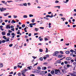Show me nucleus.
Segmentation results:
<instances>
[{"mask_svg": "<svg viewBox=\"0 0 76 76\" xmlns=\"http://www.w3.org/2000/svg\"><path fill=\"white\" fill-rule=\"evenodd\" d=\"M55 74L57 75H61V72H60V70L55 69Z\"/></svg>", "mask_w": 76, "mask_h": 76, "instance_id": "1", "label": "nucleus"}, {"mask_svg": "<svg viewBox=\"0 0 76 76\" xmlns=\"http://www.w3.org/2000/svg\"><path fill=\"white\" fill-rule=\"evenodd\" d=\"M58 54H59V52L56 51L55 52V53L53 54V55L54 56H58Z\"/></svg>", "mask_w": 76, "mask_h": 76, "instance_id": "2", "label": "nucleus"}, {"mask_svg": "<svg viewBox=\"0 0 76 76\" xmlns=\"http://www.w3.org/2000/svg\"><path fill=\"white\" fill-rule=\"evenodd\" d=\"M68 74L70 75H71V76H76V75L74 74L73 73H71L70 72H69L68 73Z\"/></svg>", "mask_w": 76, "mask_h": 76, "instance_id": "3", "label": "nucleus"}, {"mask_svg": "<svg viewBox=\"0 0 76 76\" xmlns=\"http://www.w3.org/2000/svg\"><path fill=\"white\" fill-rule=\"evenodd\" d=\"M10 25H8L6 27V29H8L9 28V29H10Z\"/></svg>", "mask_w": 76, "mask_h": 76, "instance_id": "4", "label": "nucleus"}, {"mask_svg": "<svg viewBox=\"0 0 76 76\" xmlns=\"http://www.w3.org/2000/svg\"><path fill=\"white\" fill-rule=\"evenodd\" d=\"M22 75H23V76H25V75L24 74L25 73V71L24 70L22 71Z\"/></svg>", "mask_w": 76, "mask_h": 76, "instance_id": "5", "label": "nucleus"}, {"mask_svg": "<svg viewBox=\"0 0 76 76\" xmlns=\"http://www.w3.org/2000/svg\"><path fill=\"white\" fill-rule=\"evenodd\" d=\"M6 10V9L4 8H2L1 10V12H3V11H4V10Z\"/></svg>", "mask_w": 76, "mask_h": 76, "instance_id": "6", "label": "nucleus"}, {"mask_svg": "<svg viewBox=\"0 0 76 76\" xmlns=\"http://www.w3.org/2000/svg\"><path fill=\"white\" fill-rule=\"evenodd\" d=\"M1 34L2 35H6V32L2 31L1 33Z\"/></svg>", "mask_w": 76, "mask_h": 76, "instance_id": "7", "label": "nucleus"}, {"mask_svg": "<svg viewBox=\"0 0 76 76\" xmlns=\"http://www.w3.org/2000/svg\"><path fill=\"white\" fill-rule=\"evenodd\" d=\"M71 59H72V58L70 57H68L66 58V60H70Z\"/></svg>", "mask_w": 76, "mask_h": 76, "instance_id": "8", "label": "nucleus"}, {"mask_svg": "<svg viewBox=\"0 0 76 76\" xmlns=\"http://www.w3.org/2000/svg\"><path fill=\"white\" fill-rule=\"evenodd\" d=\"M58 58H62L63 57V55H59L58 56Z\"/></svg>", "mask_w": 76, "mask_h": 76, "instance_id": "9", "label": "nucleus"}, {"mask_svg": "<svg viewBox=\"0 0 76 76\" xmlns=\"http://www.w3.org/2000/svg\"><path fill=\"white\" fill-rule=\"evenodd\" d=\"M66 67H67L68 68H69V67H72V65H70L69 64H68L66 66Z\"/></svg>", "mask_w": 76, "mask_h": 76, "instance_id": "10", "label": "nucleus"}, {"mask_svg": "<svg viewBox=\"0 0 76 76\" xmlns=\"http://www.w3.org/2000/svg\"><path fill=\"white\" fill-rule=\"evenodd\" d=\"M70 51L68 50L66 51L65 53L66 54H69L70 53Z\"/></svg>", "mask_w": 76, "mask_h": 76, "instance_id": "11", "label": "nucleus"}, {"mask_svg": "<svg viewBox=\"0 0 76 76\" xmlns=\"http://www.w3.org/2000/svg\"><path fill=\"white\" fill-rule=\"evenodd\" d=\"M3 67V64L2 63H0V67Z\"/></svg>", "mask_w": 76, "mask_h": 76, "instance_id": "12", "label": "nucleus"}, {"mask_svg": "<svg viewBox=\"0 0 76 76\" xmlns=\"http://www.w3.org/2000/svg\"><path fill=\"white\" fill-rule=\"evenodd\" d=\"M61 61L60 60H58L57 61V63H61Z\"/></svg>", "mask_w": 76, "mask_h": 76, "instance_id": "13", "label": "nucleus"}, {"mask_svg": "<svg viewBox=\"0 0 76 76\" xmlns=\"http://www.w3.org/2000/svg\"><path fill=\"white\" fill-rule=\"evenodd\" d=\"M54 70H52L51 72V74H52V75H53V74H54Z\"/></svg>", "mask_w": 76, "mask_h": 76, "instance_id": "14", "label": "nucleus"}, {"mask_svg": "<svg viewBox=\"0 0 76 76\" xmlns=\"http://www.w3.org/2000/svg\"><path fill=\"white\" fill-rule=\"evenodd\" d=\"M9 13H7L5 14H4V16H7V15H9Z\"/></svg>", "mask_w": 76, "mask_h": 76, "instance_id": "15", "label": "nucleus"}, {"mask_svg": "<svg viewBox=\"0 0 76 76\" xmlns=\"http://www.w3.org/2000/svg\"><path fill=\"white\" fill-rule=\"evenodd\" d=\"M11 23H16V21H14L13 20H12V21L11 22Z\"/></svg>", "mask_w": 76, "mask_h": 76, "instance_id": "16", "label": "nucleus"}, {"mask_svg": "<svg viewBox=\"0 0 76 76\" xmlns=\"http://www.w3.org/2000/svg\"><path fill=\"white\" fill-rule=\"evenodd\" d=\"M23 18H28V16L27 15H24L23 16Z\"/></svg>", "mask_w": 76, "mask_h": 76, "instance_id": "17", "label": "nucleus"}, {"mask_svg": "<svg viewBox=\"0 0 76 76\" xmlns=\"http://www.w3.org/2000/svg\"><path fill=\"white\" fill-rule=\"evenodd\" d=\"M2 3H4L5 4H7V2H5L4 1H1Z\"/></svg>", "mask_w": 76, "mask_h": 76, "instance_id": "18", "label": "nucleus"}, {"mask_svg": "<svg viewBox=\"0 0 76 76\" xmlns=\"http://www.w3.org/2000/svg\"><path fill=\"white\" fill-rule=\"evenodd\" d=\"M3 38H4V39L6 40V39H7V37H6V36H4L3 37Z\"/></svg>", "mask_w": 76, "mask_h": 76, "instance_id": "19", "label": "nucleus"}, {"mask_svg": "<svg viewBox=\"0 0 76 76\" xmlns=\"http://www.w3.org/2000/svg\"><path fill=\"white\" fill-rule=\"evenodd\" d=\"M64 69H66V70H67V68L66 67V65H65L64 66Z\"/></svg>", "mask_w": 76, "mask_h": 76, "instance_id": "20", "label": "nucleus"}, {"mask_svg": "<svg viewBox=\"0 0 76 76\" xmlns=\"http://www.w3.org/2000/svg\"><path fill=\"white\" fill-rule=\"evenodd\" d=\"M29 16L30 18H31V17H33V16H34V15L32 14H30L29 15Z\"/></svg>", "mask_w": 76, "mask_h": 76, "instance_id": "21", "label": "nucleus"}, {"mask_svg": "<svg viewBox=\"0 0 76 76\" xmlns=\"http://www.w3.org/2000/svg\"><path fill=\"white\" fill-rule=\"evenodd\" d=\"M23 4V6H27V4H26V3Z\"/></svg>", "mask_w": 76, "mask_h": 76, "instance_id": "22", "label": "nucleus"}, {"mask_svg": "<svg viewBox=\"0 0 76 76\" xmlns=\"http://www.w3.org/2000/svg\"><path fill=\"white\" fill-rule=\"evenodd\" d=\"M58 7L59 9H60V6H56V7Z\"/></svg>", "mask_w": 76, "mask_h": 76, "instance_id": "23", "label": "nucleus"}, {"mask_svg": "<svg viewBox=\"0 0 76 76\" xmlns=\"http://www.w3.org/2000/svg\"><path fill=\"white\" fill-rule=\"evenodd\" d=\"M61 19H62V20H63V21H64V20H66V18H64L62 17L61 18Z\"/></svg>", "mask_w": 76, "mask_h": 76, "instance_id": "24", "label": "nucleus"}, {"mask_svg": "<svg viewBox=\"0 0 76 76\" xmlns=\"http://www.w3.org/2000/svg\"><path fill=\"white\" fill-rule=\"evenodd\" d=\"M6 42V40H3L2 41V43H4Z\"/></svg>", "mask_w": 76, "mask_h": 76, "instance_id": "25", "label": "nucleus"}, {"mask_svg": "<svg viewBox=\"0 0 76 76\" xmlns=\"http://www.w3.org/2000/svg\"><path fill=\"white\" fill-rule=\"evenodd\" d=\"M21 75H22V74L21 73H18V75L19 76H21Z\"/></svg>", "mask_w": 76, "mask_h": 76, "instance_id": "26", "label": "nucleus"}, {"mask_svg": "<svg viewBox=\"0 0 76 76\" xmlns=\"http://www.w3.org/2000/svg\"><path fill=\"white\" fill-rule=\"evenodd\" d=\"M37 69H38V70H41V67L39 66H38L37 68Z\"/></svg>", "mask_w": 76, "mask_h": 76, "instance_id": "27", "label": "nucleus"}, {"mask_svg": "<svg viewBox=\"0 0 76 76\" xmlns=\"http://www.w3.org/2000/svg\"><path fill=\"white\" fill-rule=\"evenodd\" d=\"M46 50L45 51V53H48V48H46Z\"/></svg>", "mask_w": 76, "mask_h": 76, "instance_id": "28", "label": "nucleus"}, {"mask_svg": "<svg viewBox=\"0 0 76 76\" xmlns=\"http://www.w3.org/2000/svg\"><path fill=\"white\" fill-rule=\"evenodd\" d=\"M43 72H44V71H42L40 73H39V75H42V74H43Z\"/></svg>", "mask_w": 76, "mask_h": 76, "instance_id": "29", "label": "nucleus"}, {"mask_svg": "<svg viewBox=\"0 0 76 76\" xmlns=\"http://www.w3.org/2000/svg\"><path fill=\"white\" fill-rule=\"evenodd\" d=\"M25 24H23L22 26V28H25Z\"/></svg>", "mask_w": 76, "mask_h": 76, "instance_id": "30", "label": "nucleus"}, {"mask_svg": "<svg viewBox=\"0 0 76 76\" xmlns=\"http://www.w3.org/2000/svg\"><path fill=\"white\" fill-rule=\"evenodd\" d=\"M9 47H12V46H13V44H11L10 45H9Z\"/></svg>", "mask_w": 76, "mask_h": 76, "instance_id": "31", "label": "nucleus"}, {"mask_svg": "<svg viewBox=\"0 0 76 76\" xmlns=\"http://www.w3.org/2000/svg\"><path fill=\"white\" fill-rule=\"evenodd\" d=\"M6 42H8V41H9L10 40L9 39H7H7H6Z\"/></svg>", "mask_w": 76, "mask_h": 76, "instance_id": "32", "label": "nucleus"}, {"mask_svg": "<svg viewBox=\"0 0 76 76\" xmlns=\"http://www.w3.org/2000/svg\"><path fill=\"white\" fill-rule=\"evenodd\" d=\"M31 24H32L31 23H30L29 24V25L30 26V27L31 28H32L33 27V26H32V25H31Z\"/></svg>", "mask_w": 76, "mask_h": 76, "instance_id": "33", "label": "nucleus"}, {"mask_svg": "<svg viewBox=\"0 0 76 76\" xmlns=\"http://www.w3.org/2000/svg\"><path fill=\"white\" fill-rule=\"evenodd\" d=\"M34 31H38V28H35L34 29Z\"/></svg>", "mask_w": 76, "mask_h": 76, "instance_id": "34", "label": "nucleus"}, {"mask_svg": "<svg viewBox=\"0 0 76 76\" xmlns=\"http://www.w3.org/2000/svg\"><path fill=\"white\" fill-rule=\"evenodd\" d=\"M31 25H34V26L35 25H36V23H33L31 24Z\"/></svg>", "mask_w": 76, "mask_h": 76, "instance_id": "35", "label": "nucleus"}, {"mask_svg": "<svg viewBox=\"0 0 76 76\" xmlns=\"http://www.w3.org/2000/svg\"><path fill=\"white\" fill-rule=\"evenodd\" d=\"M39 51H40V52H42V51H43V50H42V49H40L39 50Z\"/></svg>", "mask_w": 76, "mask_h": 76, "instance_id": "36", "label": "nucleus"}, {"mask_svg": "<svg viewBox=\"0 0 76 76\" xmlns=\"http://www.w3.org/2000/svg\"><path fill=\"white\" fill-rule=\"evenodd\" d=\"M62 72L63 73H64V71H65V70L64 69H62L61 70Z\"/></svg>", "mask_w": 76, "mask_h": 76, "instance_id": "37", "label": "nucleus"}, {"mask_svg": "<svg viewBox=\"0 0 76 76\" xmlns=\"http://www.w3.org/2000/svg\"><path fill=\"white\" fill-rule=\"evenodd\" d=\"M39 60L40 61H42L43 60V59L42 58H40Z\"/></svg>", "mask_w": 76, "mask_h": 76, "instance_id": "38", "label": "nucleus"}, {"mask_svg": "<svg viewBox=\"0 0 76 76\" xmlns=\"http://www.w3.org/2000/svg\"><path fill=\"white\" fill-rule=\"evenodd\" d=\"M70 52H71V53H73L74 52V50L72 49H71L70 50Z\"/></svg>", "mask_w": 76, "mask_h": 76, "instance_id": "39", "label": "nucleus"}, {"mask_svg": "<svg viewBox=\"0 0 76 76\" xmlns=\"http://www.w3.org/2000/svg\"><path fill=\"white\" fill-rule=\"evenodd\" d=\"M7 35L8 36H10V33H8L7 34Z\"/></svg>", "mask_w": 76, "mask_h": 76, "instance_id": "40", "label": "nucleus"}, {"mask_svg": "<svg viewBox=\"0 0 76 76\" xmlns=\"http://www.w3.org/2000/svg\"><path fill=\"white\" fill-rule=\"evenodd\" d=\"M60 53H61V54H63V52L62 51H60Z\"/></svg>", "mask_w": 76, "mask_h": 76, "instance_id": "41", "label": "nucleus"}, {"mask_svg": "<svg viewBox=\"0 0 76 76\" xmlns=\"http://www.w3.org/2000/svg\"><path fill=\"white\" fill-rule=\"evenodd\" d=\"M31 22H35V19H33L31 20Z\"/></svg>", "mask_w": 76, "mask_h": 76, "instance_id": "42", "label": "nucleus"}, {"mask_svg": "<svg viewBox=\"0 0 76 76\" xmlns=\"http://www.w3.org/2000/svg\"><path fill=\"white\" fill-rule=\"evenodd\" d=\"M53 13L51 14V16H50V18H53Z\"/></svg>", "mask_w": 76, "mask_h": 76, "instance_id": "43", "label": "nucleus"}, {"mask_svg": "<svg viewBox=\"0 0 76 76\" xmlns=\"http://www.w3.org/2000/svg\"><path fill=\"white\" fill-rule=\"evenodd\" d=\"M9 74L10 75H12V74H13V72H12L9 73Z\"/></svg>", "mask_w": 76, "mask_h": 76, "instance_id": "44", "label": "nucleus"}, {"mask_svg": "<svg viewBox=\"0 0 76 76\" xmlns=\"http://www.w3.org/2000/svg\"><path fill=\"white\" fill-rule=\"evenodd\" d=\"M3 26H0V29H2V28H3Z\"/></svg>", "mask_w": 76, "mask_h": 76, "instance_id": "45", "label": "nucleus"}, {"mask_svg": "<svg viewBox=\"0 0 76 76\" xmlns=\"http://www.w3.org/2000/svg\"><path fill=\"white\" fill-rule=\"evenodd\" d=\"M46 17L47 18L50 17V15H48L46 16Z\"/></svg>", "mask_w": 76, "mask_h": 76, "instance_id": "46", "label": "nucleus"}, {"mask_svg": "<svg viewBox=\"0 0 76 76\" xmlns=\"http://www.w3.org/2000/svg\"><path fill=\"white\" fill-rule=\"evenodd\" d=\"M16 68H17V66H15L14 67V69L15 70V69H16Z\"/></svg>", "mask_w": 76, "mask_h": 76, "instance_id": "47", "label": "nucleus"}, {"mask_svg": "<svg viewBox=\"0 0 76 76\" xmlns=\"http://www.w3.org/2000/svg\"><path fill=\"white\" fill-rule=\"evenodd\" d=\"M59 2V1H56L55 2V3H58Z\"/></svg>", "mask_w": 76, "mask_h": 76, "instance_id": "48", "label": "nucleus"}, {"mask_svg": "<svg viewBox=\"0 0 76 76\" xmlns=\"http://www.w3.org/2000/svg\"><path fill=\"white\" fill-rule=\"evenodd\" d=\"M69 1V0H66V1H64V3H67V2H68Z\"/></svg>", "mask_w": 76, "mask_h": 76, "instance_id": "49", "label": "nucleus"}, {"mask_svg": "<svg viewBox=\"0 0 76 76\" xmlns=\"http://www.w3.org/2000/svg\"><path fill=\"white\" fill-rule=\"evenodd\" d=\"M3 22V20L0 19V23H2Z\"/></svg>", "mask_w": 76, "mask_h": 76, "instance_id": "50", "label": "nucleus"}, {"mask_svg": "<svg viewBox=\"0 0 76 76\" xmlns=\"http://www.w3.org/2000/svg\"><path fill=\"white\" fill-rule=\"evenodd\" d=\"M42 40H43V39L42 38H41L39 39L40 41H42Z\"/></svg>", "mask_w": 76, "mask_h": 76, "instance_id": "51", "label": "nucleus"}, {"mask_svg": "<svg viewBox=\"0 0 76 76\" xmlns=\"http://www.w3.org/2000/svg\"><path fill=\"white\" fill-rule=\"evenodd\" d=\"M13 17L14 18H17V16L14 15L13 16Z\"/></svg>", "mask_w": 76, "mask_h": 76, "instance_id": "52", "label": "nucleus"}, {"mask_svg": "<svg viewBox=\"0 0 76 76\" xmlns=\"http://www.w3.org/2000/svg\"><path fill=\"white\" fill-rule=\"evenodd\" d=\"M8 32H9V33H12V31L10 30H9L8 31Z\"/></svg>", "mask_w": 76, "mask_h": 76, "instance_id": "53", "label": "nucleus"}, {"mask_svg": "<svg viewBox=\"0 0 76 76\" xmlns=\"http://www.w3.org/2000/svg\"><path fill=\"white\" fill-rule=\"evenodd\" d=\"M48 76H52V75L51 74L49 73L48 75Z\"/></svg>", "mask_w": 76, "mask_h": 76, "instance_id": "54", "label": "nucleus"}, {"mask_svg": "<svg viewBox=\"0 0 76 76\" xmlns=\"http://www.w3.org/2000/svg\"><path fill=\"white\" fill-rule=\"evenodd\" d=\"M5 25V23L4 22H3L2 23V25Z\"/></svg>", "mask_w": 76, "mask_h": 76, "instance_id": "55", "label": "nucleus"}, {"mask_svg": "<svg viewBox=\"0 0 76 76\" xmlns=\"http://www.w3.org/2000/svg\"><path fill=\"white\" fill-rule=\"evenodd\" d=\"M12 35L14 36L15 35V33H12L11 34Z\"/></svg>", "mask_w": 76, "mask_h": 76, "instance_id": "56", "label": "nucleus"}, {"mask_svg": "<svg viewBox=\"0 0 76 76\" xmlns=\"http://www.w3.org/2000/svg\"><path fill=\"white\" fill-rule=\"evenodd\" d=\"M40 29H44V27H40L39 28Z\"/></svg>", "mask_w": 76, "mask_h": 76, "instance_id": "57", "label": "nucleus"}, {"mask_svg": "<svg viewBox=\"0 0 76 76\" xmlns=\"http://www.w3.org/2000/svg\"><path fill=\"white\" fill-rule=\"evenodd\" d=\"M37 64H38V62H37L36 64H35L34 65V66H37Z\"/></svg>", "mask_w": 76, "mask_h": 76, "instance_id": "58", "label": "nucleus"}, {"mask_svg": "<svg viewBox=\"0 0 76 76\" xmlns=\"http://www.w3.org/2000/svg\"><path fill=\"white\" fill-rule=\"evenodd\" d=\"M46 57H49V55H46Z\"/></svg>", "mask_w": 76, "mask_h": 76, "instance_id": "59", "label": "nucleus"}, {"mask_svg": "<svg viewBox=\"0 0 76 76\" xmlns=\"http://www.w3.org/2000/svg\"><path fill=\"white\" fill-rule=\"evenodd\" d=\"M8 22V20H5V22Z\"/></svg>", "mask_w": 76, "mask_h": 76, "instance_id": "60", "label": "nucleus"}, {"mask_svg": "<svg viewBox=\"0 0 76 76\" xmlns=\"http://www.w3.org/2000/svg\"><path fill=\"white\" fill-rule=\"evenodd\" d=\"M30 76H35V75L34 74H31Z\"/></svg>", "mask_w": 76, "mask_h": 76, "instance_id": "61", "label": "nucleus"}, {"mask_svg": "<svg viewBox=\"0 0 76 76\" xmlns=\"http://www.w3.org/2000/svg\"><path fill=\"white\" fill-rule=\"evenodd\" d=\"M28 36L29 37H31V33H29L28 34Z\"/></svg>", "mask_w": 76, "mask_h": 76, "instance_id": "62", "label": "nucleus"}, {"mask_svg": "<svg viewBox=\"0 0 76 76\" xmlns=\"http://www.w3.org/2000/svg\"><path fill=\"white\" fill-rule=\"evenodd\" d=\"M28 6H30V5H31V3H28Z\"/></svg>", "mask_w": 76, "mask_h": 76, "instance_id": "63", "label": "nucleus"}, {"mask_svg": "<svg viewBox=\"0 0 76 76\" xmlns=\"http://www.w3.org/2000/svg\"><path fill=\"white\" fill-rule=\"evenodd\" d=\"M76 27V25H73V28H75V27Z\"/></svg>", "mask_w": 76, "mask_h": 76, "instance_id": "64", "label": "nucleus"}]
</instances>
